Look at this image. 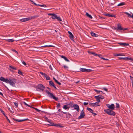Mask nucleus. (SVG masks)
<instances>
[{
	"instance_id": "22",
	"label": "nucleus",
	"mask_w": 133,
	"mask_h": 133,
	"mask_svg": "<svg viewBox=\"0 0 133 133\" xmlns=\"http://www.w3.org/2000/svg\"><path fill=\"white\" fill-rule=\"evenodd\" d=\"M125 4V3L124 2H122L119 4L117 5V6H122L123 5Z\"/></svg>"
},
{
	"instance_id": "7",
	"label": "nucleus",
	"mask_w": 133,
	"mask_h": 133,
	"mask_svg": "<svg viewBox=\"0 0 133 133\" xmlns=\"http://www.w3.org/2000/svg\"><path fill=\"white\" fill-rule=\"evenodd\" d=\"M45 87L42 84H39L38 86V89L43 91Z\"/></svg>"
},
{
	"instance_id": "48",
	"label": "nucleus",
	"mask_w": 133,
	"mask_h": 133,
	"mask_svg": "<svg viewBox=\"0 0 133 133\" xmlns=\"http://www.w3.org/2000/svg\"><path fill=\"white\" fill-rule=\"evenodd\" d=\"M5 116L6 119H7V120H8V122H9V123H11L9 119H8V117L7 116H6V115H5Z\"/></svg>"
},
{
	"instance_id": "13",
	"label": "nucleus",
	"mask_w": 133,
	"mask_h": 133,
	"mask_svg": "<svg viewBox=\"0 0 133 133\" xmlns=\"http://www.w3.org/2000/svg\"><path fill=\"white\" fill-rule=\"evenodd\" d=\"M68 32L69 34V37L70 39L71 40H72L74 39V36L72 34V33L69 31H68Z\"/></svg>"
},
{
	"instance_id": "23",
	"label": "nucleus",
	"mask_w": 133,
	"mask_h": 133,
	"mask_svg": "<svg viewBox=\"0 0 133 133\" xmlns=\"http://www.w3.org/2000/svg\"><path fill=\"white\" fill-rule=\"evenodd\" d=\"M91 35L93 37H97L98 36L97 34H96L93 32H91Z\"/></svg>"
},
{
	"instance_id": "47",
	"label": "nucleus",
	"mask_w": 133,
	"mask_h": 133,
	"mask_svg": "<svg viewBox=\"0 0 133 133\" xmlns=\"http://www.w3.org/2000/svg\"><path fill=\"white\" fill-rule=\"evenodd\" d=\"M58 127L60 128H63V126H62V124H58Z\"/></svg>"
},
{
	"instance_id": "64",
	"label": "nucleus",
	"mask_w": 133,
	"mask_h": 133,
	"mask_svg": "<svg viewBox=\"0 0 133 133\" xmlns=\"http://www.w3.org/2000/svg\"><path fill=\"white\" fill-rule=\"evenodd\" d=\"M79 82H80V81H76V82H75V83H76V84H77L78 83H79Z\"/></svg>"
},
{
	"instance_id": "61",
	"label": "nucleus",
	"mask_w": 133,
	"mask_h": 133,
	"mask_svg": "<svg viewBox=\"0 0 133 133\" xmlns=\"http://www.w3.org/2000/svg\"><path fill=\"white\" fill-rule=\"evenodd\" d=\"M92 114H93V115L94 116H95V115H97V114L96 113H94L93 112Z\"/></svg>"
},
{
	"instance_id": "41",
	"label": "nucleus",
	"mask_w": 133,
	"mask_h": 133,
	"mask_svg": "<svg viewBox=\"0 0 133 133\" xmlns=\"http://www.w3.org/2000/svg\"><path fill=\"white\" fill-rule=\"evenodd\" d=\"M130 79L131 80V81H132V87L133 88V77L131 76H130Z\"/></svg>"
},
{
	"instance_id": "15",
	"label": "nucleus",
	"mask_w": 133,
	"mask_h": 133,
	"mask_svg": "<svg viewBox=\"0 0 133 133\" xmlns=\"http://www.w3.org/2000/svg\"><path fill=\"white\" fill-rule=\"evenodd\" d=\"M96 99L97 102L99 103L101 102L100 99L99 98V97L98 96H95L94 97Z\"/></svg>"
},
{
	"instance_id": "2",
	"label": "nucleus",
	"mask_w": 133,
	"mask_h": 133,
	"mask_svg": "<svg viewBox=\"0 0 133 133\" xmlns=\"http://www.w3.org/2000/svg\"><path fill=\"white\" fill-rule=\"evenodd\" d=\"M104 111L105 112L109 115L114 116L116 114L115 113L111 110L108 109H104Z\"/></svg>"
},
{
	"instance_id": "34",
	"label": "nucleus",
	"mask_w": 133,
	"mask_h": 133,
	"mask_svg": "<svg viewBox=\"0 0 133 133\" xmlns=\"http://www.w3.org/2000/svg\"><path fill=\"white\" fill-rule=\"evenodd\" d=\"M56 19L58 21H62L61 19L60 18V17H57V16L56 17Z\"/></svg>"
},
{
	"instance_id": "17",
	"label": "nucleus",
	"mask_w": 133,
	"mask_h": 133,
	"mask_svg": "<svg viewBox=\"0 0 133 133\" xmlns=\"http://www.w3.org/2000/svg\"><path fill=\"white\" fill-rule=\"evenodd\" d=\"M60 56L61 57H62V58H63L67 62H69V59H68L65 56H64L62 55Z\"/></svg>"
},
{
	"instance_id": "14",
	"label": "nucleus",
	"mask_w": 133,
	"mask_h": 133,
	"mask_svg": "<svg viewBox=\"0 0 133 133\" xmlns=\"http://www.w3.org/2000/svg\"><path fill=\"white\" fill-rule=\"evenodd\" d=\"M124 13L125 14L128 15V17L133 18V14H132V15H131L130 14L127 12H125Z\"/></svg>"
},
{
	"instance_id": "58",
	"label": "nucleus",
	"mask_w": 133,
	"mask_h": 133,
	"mask_svg": "<svg viewBox=\"0 0 133 133\" xmlns=\"http://www.w3.org/2000/svg\"><path fill=\"white\" fill-rule=\"evenodd\" d=\"M101 58L103 60H106V61H108L109 60V59H106V58H103H103Z\"/></svg>"
},
{
	"instance_id": "45",
	"label": "nucleus",
	"mask_w": 133,
	"mask_h": 133,
	"mask_svg": "<svg viewBox=\"0 0 133 133\" xmlns=\"http://www.w3.org/2000/svg\"><path fill=\"white\" fill-rule=\"evenodd\" d=\"M44 118L45 119H46V121H47L48 122H49V121L50 120L48 119V117L46 116L44 117Z\"/></svg>"
},
{
	"instance_id": "35",
	"label": "nucleus",
	"mask_w": 133,
	"mask_h": 133,
	"mask_svg": "<svg viewBox=\"0 0 133 133\" xmlns=\"http://www.w3.org/2000/svg\"><path fill=\"white\" fill-rule=\"evenodd\" d=\"M92 71V70L86 69L85 72H91Z\"/></svg>"
},
{
	"instance_id": "33",
	"label": "nucleus",
	"mask_w": 133,
	"mask_h": 133,
	"mask_svg": "<svg viewBox=\"0 0 133 133\" xmlns=\"http://www.w3.org/2000/svg\"><path fill=\"white\" fill-rule=\"evenodd\" d=\"M9 67L12 69L14 70H16V68L15 67L13 66H9Z\"/></svg>"
},
{
	"instance_id": "57",
	"label": "nucleus",
	"mask_w": 133,
	"mask_h": 133,
	"mask_svg": "<svg viewBox=\"0 0 133 133\" xmlns=\"http://www.w3.org/2000/svg\"><path fill=\"white\" fill-rule=\"evenodd\" d=\"M88 103H86V102H84L83 103V104L84 105H87L88 104Z\"/></svg>"
},
{
	"instance_id": "56",
	"label": "nucleus",
	"mask_w": 133,
	"mask_h": 133,
	"mask_svg": "<svg viewBox=\"0 0 133 133\" xmlns=\"http://www.w3.org/2000/svg\"><path fill=\"white\" fill-rule=\"evenodd\" d=\"M48 47H55V46H54L52 45H48Z\"/></svg>"
},
{
	"instance_id": "39",
	"label": "nucleus",
	"mask_w": 133,
	"mask_h": 133,
	"mask_svg": "<svg viewBox=\"0 0 133 133\" xmlns=\"http://www.w3.org/2000/svg\"><path fill=\"white\" fill-rule=\"evenodd\" d=\"M18 73L20 75H23L22 74V71H21L20 70H18Z\"/></svg>"
},
{
	"instance_id": "6",
	"label": "nucleus",
	"mask_w": 133,
	"mask_h": 133,
	"mask_svg": "<svg viewBox=\"0 0 133 133\" xmlns=\"http://www.w3.org/2000/svg\"><path fill=\"white\" fill-rule=\"evenodd\" d=\"M30 1H31V2L33 3V4L35 5L36 6H40L41 7H47V6H46L45 5V4H43V5H40L39 4H37L36 3H35L32 0H29Z\"/></svg>"
},
{
	"instance_id": "20",
	"label": "nucleus",
	"mask_w": 133,
	"mask_h": 133,
	"mask_svg": "<svg viewBox=\"0 0 133 133\" xmlns=\"http://www.w3.org/2000/svg\"><path fill=\"white\" fill-rule=\"evenodd\" d=\"M117 29L121 30L122 29V28L121 25L119 24H117Z\"/></svg>"
},
{
	"instance_id": "32",
	"label": "nucleus",
	"mask_w": 133,
	"mask_h": 133,
	"mask_svg": "<svg viewBox=\"0 0 133 133\" xmlns=\"http://www.w3.org/2000/svg\"><path fill=\"white\" fill-rule=\"evenodd\" d=\"M6 40L9 42H13L14 40L13 39H7Z\"/></svg>"
},
{
	"instance_id": "4",
	"label": "nucleus",
	"mask_w": 133,
	"mask_h": 133,
	"mask_svg": "<svg viewBox=\"0 0 133 133\" xmlns=\"http://www.w3.org/2000/svg\"><path fill=\"white\" fill-rule=\"evenodd\" d=\"M85 116V113L83 109L81 111L80 113V115L78 118V119H80L82 118H83Z\"/></svg>"
},
{
	"instance_id": "38",
	"label": "nucleus",
	"mask_w": 133,
	"mask_h": 133,
	"mask_svg": "<svg viewBox=\"0 0 133 133\" xmlns=\"http://www.w3.org/2000/svg\"><path fill=\"white\" fill-rule=\"evenodd\" d=\"M86 69L81 68L80 70L82 72H86Z\"/></svg>"
},
{
	"instance_id": "26",
	"label": "nucleus",
	"mask_w": 133,
	"mask_h": 133,
	"mask_svg": "<svg viewBox=\"0 0 133 133\" xmlns=\"http://www.w3.org/2000/svg\"><path fill=\"white\" fill-rule=\"evenodd\" d=\"M119 59H123L124 60H128V57H119Z\"/></svg>"
},
{
	"instance_id": "24",
	"label": "nucleus",
	"mask_w": 133,
	"mask_h": 133,
	"mask_svg": "<svg viewBox=\"0 0 133 133\" xmlns=\"http://www.w3.org/2000/svg\"><path fill=\"white\" fill-rule=\"evenodd\" d=\"M69 108L70 107H68V105H64L63 107V109L65 110L69 109Z\"/></svg>"
},
{
	"instance_id": "51",
	"label": "nucleus",
	"mask_w": 133,
	"mask_h": 133,
	"mask_svg": "<svg viewBox=\"0 0 133 133\" xmlns=\"http://www.w3.org/2000/svg\"><path fill=\"white\" fill-rule=\"evenodd\" d=\"M103 89L106 91H108V89L105 88H103Z\"/></svg>"
},
{
	"instance_id": "60",
	"label": "nucleus",
	"mask_w": 133,
	"mask_h": 133,
	"mask_svg": "<svg viewBox=\"0 0 133 133\" xmlns=\"http://www.w3.org/2000/svg\"><path fill=\"white\" fill-rule=\"evenodd\" d=\"M128 29L127 28H122V29L121 30H127Z\"/></svg>"
},
{
	"instance_id": "37",
	"label": "nucleus",
	"mask_w": 133,
	"mask_h": 133,
	"mask_svg": "<svg viewBox=\"0 0 133 133\" xmlns=\"http://www.w3.org/2000/svg\"><path fill=\"white\" fill-rule=\"evenodd\" d=\"M28 119V118H26V119H23V120H21L18 119V122H22V121H23L27 120Z\"/></svg>"
},
{
	"instance_id": "25",
	"label": "nucleus",
	"mask_w": 133,
	"mask_h": 133,
	"mask_svg": "<svg viewBox=\"0 0 133 133\" xmlns=\"http://www.w3.org/2000/svg\"><path fill=\"white\" fill-rule=\"evenodd\" d=\"M53 79L55 80V82L57 83L59 85H61V83L59 82L54 77L53 78Z\"/></svg>"
},
{
	"instance_id": "59",
	"label": "nucleus",
	"mask_w": 133,
	"mask_h": 133,
	"mask_svg": "<svg viewBox=\"0 0 133 133\" xmlns=\"http://www.w3.org/2000/svg\"><path fill=\"white\" fill-rule=\"evenodd\" d=\"M61 113H63L64 114H68V113L67 112H63V111H61Z\"/></svg>"
},
{
	"instance_id": "55",
	"label": "nucleus",
	"mask_w": 133,
	"mask_h": 133,
	"mask_svg": "<svg viewBox=\"0 0 133 133\" xmlns=\"http://www.w3.org/2000/svg\"><path fill=\"white\" fill-rule=\"evenodd\" d=\"M63 67H64V68L65 69H67L68 68V67L67 66H66L65 65H64L63 66Z\"/></svg>"
},
{
	"instance_id": "19",
	"label": "nucleus",
	"mask_w": 133,
	"mask_h": 133,
	"mask_svg": "<svg viewBox=\"0 0 133 133\" xmlns=\"http://www.w3.org/2000/svg\"><path fill=\"white\" fill-rule=\"evenodd\" d=\"M119 44L122 46H125L128 45H129V44L128 43H119Z\"/></svg>"
},
{
	"instance_id": "21",
	"label": "nucleus",
	"mask_w": 133,
	"mask_h": 133,
	"mask_svg": "<svg viewBox=\"0 0 133 133\" xmlns=\"http://www.w3.org/2000/svg\"><path fill=\"white\" fill-rule=\"evenodd\" d=\"M86 15L88 17L91 19H92V16L89 14L88 12H86Z\"/></svg>"
},
{
	"instance_id": "36",
	"label": "nucleus",
	"mask_w": 133,
	"mask_h": 133,
	"mask_svg": "<svg viewBox=\"0 0 133 133\" xmlns=\"http://www.w3.org/2000/svg\"><path fill=\"white\" fill-rule=\"evenodd\" d=\"M40 73L41 74H42V75H43V76H44V77H45V76H46L47 75L46 74H45V73H43V72H40Z\"/></svg>"
},
{
	"instance_id": "8",
	"label": "nucleus",
	"mask_w": 133,
	"mask_h": 133,
	"mask_svg": "<svg viewBox=\"0 0 133 133\" xmlns=\"http://www.w3.org/2000/svg\"><path fill=\"white\" fill-rule=\"evenodd\" d=\"M49 85L50 86H52L55 89H57V88L55 85V84L54 82L51 81H49Z\"/></svg>"
},
{
	"instance_id": "43",
	"label": "nucleus",
	"mask_w": 133,
	"mask_h": 133,
	"mask_svg": "<svg viewBox=\"0 0 133 133\" xmlns=\"http://www.w3.org/2000/svg\"><path fill=\"white\" fill-rule=\"evenodd\" d=\"M45 77L46 79L47 80L50 79V78L49 77V76H48L47 75Z\"/></svg>"
},
{
	"instance_id": "49",
	"label": "nucleus",
	"mask_w": 133,
	"mask_h": 133,
	"mask_svg": "<svg viewBox=\"0 0 133 133\" xmlns=\"http://www.w3.org/2000/svg\"><path fill=\"white\" fill-rule=\"evenodd\" d=\"M14 105L16 107H18V104L17 103L14 102Z\"/></svg>"
},
{
	"instance_id": "31",
	"label": "nucleus",
	"mask_w": 133,
	"mask_h": 133,
	"mask_svg": "<svg viewBox=\"0 0 133 133\" xmlns=\"http://www.w3.org/2000/svg\"><path fill=\"white\" fill-rule=\"evenodd\" d=\"M98 96H99V98L100 99H104V96H102V95H99Z\"/></svg>"
},
{
	"instance_id": "5",
	"label": "nucleus",
	"mask_w": 133,
	"mask_h": 133,
	"mask_svg": "<svg viewBox=\"0 0 133 133\" xmlns=\"http://www.w3.org/2000/svg\"><path fill=\"white\" fill-rule=\"evenodd\" d=\"M106 106L109 108V109L113 110L114 109L115 106L114 104H112L110 105L109 104H106Z\"/></svg>"
},
{
	"instance_id": "46",
	"label": "nucleus",
	"mask_w": 133,
	"mask_h": 133,
	"mask_svg": "<svg viewBox=\"0 0 133 133\" xmlns=\"http://www.w3.org/2000/svg\"><path fill=\"white\" fill-rule=\"evenodd\" d=\"M90 53L95 56H97L98 55V54H95L94 52H91Z\"/></svg>"
},
{
	"instance_id": "28",
	"label": "nucleus",
	"mask_w": 133,
	"mask_h": 133,
	"mask_svg": "<svg viewBox=\"0 0 133 133\" xmlns=\"http://www.w3.org/2000/svg\"><path fill=\"white\" fill-rule=\"evenodd\" d=\"M32 108L35 109L37 111H38V112H39L40 111H42V112H44V113H45V112L44 111H41L38 109H37V108H35L34 107H32Z\"/></svg>"
},
{
	"instance_id": "40",
	"label": "nucleus",
	"mask_w": 133,
	"mask_h": 133,
	"mask_svg": "<svg viewBox=\"0 0 133 133\" xmlns=\"http://www.w3.org/2000/svg\"><path fill=\"white\" fill-rule=\"evenodd\" d=\"M116 108H119V107H120L118 103H116Z\"/></svg>"
},
{
	"instance_id": "52",
	"label": "nucleus",
	"mask_w": 133,
	"mask_h": 133,
	"mask_svg": "<svg viewBox=\"0 0 133 133\" xmlns=\"http://www.w3.org/2000/svg\"><path fill=\"white\" fill-rule=\"evenodd\" d=\"M97 56H98L100 58H103V57H102V55L101 54H98Z\"/></svg>"
},
{
	"instance_id": "11",
	"label": "nucleus",
	"mask_w": 133,
	"mask_h": 133,
	"mask_svg": "<svg viewBox=\"0 0 133 133\" xmlns=\"http://www.w3.org/2000/svg\"><path fill=\"white\" fill-rule=\"evenodd\" d=\"M0 80L2 81L6 82H6H8V79L2 77H1L0 78Z\"/></svg>"
},
{
	"instance_id": "18",
	"label": "nucleus",
	"mask_w": 133,
	"mask_h": 133,
	"mask_svg": "<svg viewBox=\"0 0 133 133\" xmlns=\"http://www.w3.org/2000/svg\"><path fill=\"white\" fill-rule=\"evenodd\" d=\"M48 122L50 123V124H47V125L52 126L53 125L54 123L52 121L50 120L49 121V122Z\"/></svg>"
},
{
	"instance_id": "12",
	"label": "nucleus",
	"mask_w": 133,
	"mask_h": 133,
	"mask_svg": "<svg viewBox=\"0 0 133 133\" xmlns=\"http://www.w3.org/2000/svg\"><path fill=\"white\" fill-rule=\"evenodd\" d=\"M30 19H31L29 18H24L20 19V21L23 22L28 21Z\"/></svg>"
},
{
	"instance_id": "42",
	"label": "nucleus",
	"mask_w": 133,
	"mask_h": 133,
	"mask_svg": "<svg viewBox=\"0 0 133 133\" xmlns=\"http://www.w3.org/2000/svg\"><path fill=\"white\" fill-rule=\"evenodd\" d=\"M0 111H1V112L5 116V115L3 110L2 109H0Z\"/></svg>"
},
{
	"instance_id": "10",
	"label": "nucleus",
	"mask_w": 133,
	"mask_h": 133,
	"mask_svg": "<svg viewBox=\"0 0 133 133\" xmlns=\"http://www.w3.org/2000/svg\"><path fill=\"white\" fill-rule=\"evenodd\" d=\"M73 107L75 109L77 110L78 112L79 111V106L77 104H75L73 105Z\"/></svg>"
},
{
	"instance_id": "53",
	"label": "nucleus",
	"mask_w": 133,
	"mask_h": 133,
	"mask_svg": "<svg viewBox=\"0 0 133 133\" xmlns=\"http://www.w3.org/2000/svg\"><path fill=\"white\" fill-rule=\"evenodd\" d=\"M53 126H55V127H58V124H54H54H53Z\"/></svg>"
},
{
	"instance_id": "50",
	"label": "nucleus",
	"mask_w": 133,
	"mask_h": 133,
	"mask_svg": "<svg viewBox=\"0 0 133 133\" xmlns=\"http://www.w3.org/2000/svg\"><path fill=\"white\" fill-rule=\"evenodd\" d=\"M60 106V104L59 103H58L56 107L57 108H58Z\"/></svg>"
},
{
	"instance_id": "9",
	"label": "nucleus",
	"mask_w": 133,
	"mask_h": 133,
	"mask_svg": "<svg viewBox=\"0 0 133 133\" xmlns=\"http://www.w3.org/2000/svg\"><path fill=\"white\" fill-rule=\"evenodd\" d=\"M89 105H92L93 107H94L97 106H100V105L99 104V103L97 102L95 103H89Z\"/></svg>"
},
{
	"instance_id": "54",
	"label": "nucleus",
	"mask_w": 133,
	"mask_h": 133,
	"mask_svg": "<svg viewBox=\"0 0 133 133\" xmlns=\"http://www.w3.org/2000/svg\"><path fill=\"white\" fill-rule=\"evenodd\" d=\"M22 63L25 65H26V63L24 61L22 62Z\"/></svg>"
},
{
	"instance_id": "44",
	"label": "nucleus",
	"mask_w": 133,
	"mask_h": 133,
	"mask_svg": "<svg viewBox=\"0 0 133 133\" xmlns=\"http://www.w3.org/2000/svg\"><path fill=\"white\" fill-rule=\"evenodd\" d=\"M94 90L98 94H99L100 92H102V93H103L102 91H98L96 89Z\"/></svg>"
},
{
	"instance_id": "63",
	"label": "nucleus",
	"mask_w": 133,
	"mask_h": 133,
	"mask_svg": "<svg viewBox=\"0 0 133 133\" xmlns=\"http://www.w3.org/2000/svg\"><path fill=\"white\" fill-rule=\"evenodd\" d=\"M53 14H51V13H50V14H48V15H50V16H51V15L52 16V15Z\"/></svg>"
},
{
	"instance_id": "30",
	"label": "nucleus",
	"mask_w": 133,
	"mask_h": 133,
	"mask_svg": "<svg viewBox=\"0 0 133 133\" xmlns=\"http://www.w3.org/2000/svg\"><path fill=\"white\" fill-rule=\"evenodd\" d=\"M39 15H36L32 17L31 18H30L31 19L32 18H36L38 17Z\"/></svg>"
},
{
	"instance_id": "29",
	"label": "nucleus",
	"mask_w": 133,
	"mask_h": 133,
	"mask_svg": "<svg viewBox=\"0 0 133 133\" xmlns=\"http://www.w3.org/2000/svg\"><path fill=\"white\" fill-rule=\"evenodd\" d=\"M87 110L89 111L91 113H93V110L92 109L89 108H87Z\"/></svg>"
},
{
	"instance_id": "27",
	"label": "nucleus",
	"mask_w": 133,
	"mask_h": 133,
	"mask_svg": "<svg viewBox=\"0 0 133 133\" xmlns=\"http://www.w3.org/2000/svg\"><path fill=\"white\" fill-rule=\"evenodd\" d=\"M57 16L55 14H53L52 16H51L52 18L53 19H56Z\"/></svg>"
},
{
	"instance_id": "62",
	"label": "nucleus",
	"mask_w": 133,
	"mask_h": 133,
	"mask_svg": "<svg viewBox=\"0 0 133 133\" xmlns=\"http://www.w3.org/2000/svg\"><path fill=\"white\" fill-rule=\"evenodd\" d=\"M13 51H14L15 52V53H17V54H18V52H17L16 50H14H14H13Z\"/></svg>"
},
{
	"instance_id": "16",
	"label": "nucleus",
	"mask_w": 133,
	"mask_h": 133,
	"mask_svg": "<svg viewBox=\"0 0 133 133\" xmlns=\"http://www.w3.org/2000/svg\"><path fill=\"white\" fill-rule=\"evenodd\" d=\"M105 15L109 17H115L116 16L114 15H111L108 14H105Z\"/></svg>"
},
{
	"instance_id": "1",
	"label": "nucleus",
	"mask_w": 133,
	"mask_h": 133,
	"mask_svg": "<svg viewBox=\"0 0 133 133\" xmlns=\"http://www.w3.org/2000/svg\"><path fill=\"white\" fill-rule=\"evenodd\" d=\"M16 80L15 78H9L8 79V82L6 83H9L11 85L14 86L16 83Z\"/></svg>"
},
{
	"instance_id": "3",
	"label": "nucleus",
	"mask_w": 133,
	"mask_h": 133,
	"mask_svg": "<svg viewBox=\"0 0 133 133\" xmlns=\"http://www.w3.org/2000/svg\"><path fill=\"white\" fill-rule=\"evenodd\" d=\"M45 92L47 94H48L50 98H52L54 99L55 101H57L58 99V98L55 97L53 93L50 92L47 90H45Z\"/></svg>"
}]
</instances>
